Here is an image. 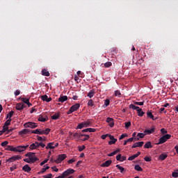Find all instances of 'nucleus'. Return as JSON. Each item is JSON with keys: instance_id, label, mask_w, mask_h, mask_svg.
<instances>
[{"instance_id": "nucleus-8", "label": "nucleus", "mask_w": 178, "mask_h": 178, "mask_svg": "<svg viewBox=\"0 0 178 178\" xmlns=\"http://www.w3.org/2000/svg\"><path fill=\"white\" fill-rule=\"evenodd\" d=\"M110 141L108 142L109 145H112L113 144H115L118 139L115 138V136L112 135H109Z\"/></svg>"}, {"instance_id": "nucleus-34", "label": "nucleus", "mask_w": 178, "mask_h": 178, "mask_svg": "<svg viewBox=\"0 0 178 178\" xmlns=\"http://www.w3.org/2000/svg\"><path fill=\"white\" fill-rule=\"evenodd\" d=\"M114 95L115 97H118V98H120V97H122V93L120 92V90H115Z\"/></svg>"}, {"instance_id": "nucleus-2", "label": "nucleus", "mask_w": 178, "mask_h": 178, "mask_svg": "<svg viewBox=\"0 0 178 178\" xmlns=\"http://www.w3.org/2000/svg\"><path fill=\"white\" fill-rule=\"evenodd\" d=\"M129 109H134V111H137L138 116L143 117L144 116V111H143V108H140L139 106H137L133 104L129 105Z\"/></svg>"}, {"instance_id": "nucleus-61", "label": "nucleus", "mask_w": 178, "mask_h": 178, "mask_svg": "<svg viewBox=\"0 0 178 178\" xmlns=\"http://www.w3.org/2000/svg\"><path fill=\"white\" fill-rule=\"evenodd\" d=\"M47 162H48V159L44 160L43 161H42L40 163V166H42V165H45V163H47Z\"/></svg>"}, {"instance_id": "nucleus-16", "label": "nucleus", "mask_w": 178, "mask_h": 178, "mask_svg": "<svg viewBox=\"0 0 178 178\" xmlns=\"http://www.w3.org/2000/svg\"><path fill=\"white\" fill-rule=\"evenodd\" d=\"M144 145V142L142 141V142H138V143H136L133 145V146L131 147V148H137V147H143Z\"/></svg>"}, {"instance_id": "nucleus-57", "label": "nucleus", "mask_w": 178, "mask_h": 178, "mask_svg": "<svg viewBox=\"0 0 178 178\" xmlns=\"http://www.w3.org/2000/svg\"><path fill=\"white\" fill-rule=\"evenodd\" d=\"M121 159H122V154H118L116 156V160L120 162Z\"/></svg>"}, {"instance_id": "nucleus-23", "label": "nucleus", "mask_w": 178, "mask_h": 178, "mask_svg": "<svg viewBox=\"0 0 178 178\" xmlns=\"http://www.w3.org/2000/svg\"><path fill=\"white\" fill-rule=\"evenodd\" d=\"M167 140L164 138V136H162L159 138V141L157 143V145H160L161 144H163L164 143H166Z\"/></svg>"}, {"instance_id": "nucleus-46", "label": "nucleus", "mask_w": 178, "mask_h": 178, "mask_svg": "<svg viewBox=\"0 0 178 178\" xmlns=\"http://www.w3.org/2000/svg\"><path fill=\"white\" fill-rule=\"evenodd\" d=\"M84 149H86V146L85 145H82V146L79 147V152H81L82 151H84Z\"/></svg>"}, {"instance_id": "nucleus-17", "label": "nucleus", "mask_w": 178, "mask_h": 178, "mask_svg": "<svg viewBox=\"0 0 178 178\" xmlns=\"http://www.w3.org/2000/svg\"><path fill=\"white\" fill-rule=\"evenodd\" d=\"M30 133V129H24L19 132L20 136H24V134H29Z\"/></svg>"}, {"instance_id": "nucleus-32", "label": "nucleus", "mask_w": 178, "mask_h": 178, "mask_svg": "<svg viewBox=\"0 0 178 178\" xmlns=\"http://www.w3.org/2000/svg\"><path fill=\"white\" fill-rule=\"evenodd\" d=\"M115 167L120 170V173H123L124 172V168L120 166V165L118 164L115 165Z\"/></svg>"}, {"instance_id": "nucleus-3", "label": "nucleus", "mask_w": 178, "mask_h": 178, "mask_svg": "<svg viewBox=\"0 0 178 178\" xmlns=\"http://www.w3.org/2000/svg\"><path fill=\"white\" fill-rule=\"evenodd\" d=\"M79 108H80V104H79V103L75 104L70 107V108L67 111V114L70 115V114L73 113V112H76V111H77Z\"/></svg>"}, {"instance_id": "nucleus-12", "label": "nucleus", "mask_w": 178, "mask_h": 178, "mask_svg": "<svg viewBox=\"0 0 178 178\" xmlns=\"http://www.w3.org/2000/svg\"><path fill=\"white\" fill-rule=\"evenodd\" d=\"M41 99L42 101H45L46 102H51V101H52V98L48 97V95H47L41 96Z\"/></svg>"}, {"instance_id": "nucleus-45", "label": "nucleus", "mask_w": 178, "mask_h": 178, "mask_svg": "<svg viewBox=\"0 0 178 178\" xmlns=\"http://www.w3.org/2000/svg\"><path fill=\"white\" fill-rule=\"evenodd\" d=\"M135 105H139L140 106H143L144 105V102H134Z\"/></svg>"}, {"instance_id": "nucleus-53", "label": "nucleus", "mask_w": 178, "mask_h": 178, "mask_svg": "<svg viewBox=\"0 0 178 178\" xmlns=\"http://www.w3.org/2000/svg\"><path fill=\"white\" fill-rule=\"evenodd\" d=\"M161 134H166L168 133V131L166 129H165V128H162L161 129Z\"/></svg>"}, {"instance_id": "nucleus-29", "label": "nucleus", "mask_w": 178, "mask_h": 178, "mask_svg": "<svg viewBox=\"0 0 178 178\" xmlns=\"http://www.w3.org/2000/svg\"><path fill=\"white\" fill-rule=\"evenodd\" d=\"M42 134H44L45 136H48L49 134V132L51 131V129L47 128L45 130H42Z\"/></svg>"}, {"instance_id": "nucleus-51", "label": "nucleus", "mask_w": 178, "mask_h": 178, "mask_svg": "<svg viewBox=\"0 0 178 178\" xmlns=\"http://www.w3.org/2000/svg\"><path fill=\"white\" fill-rule=\"evenodd\" d=\"M144 160L145 161V162H151L152 159H151V157H149V156H145V157L144 158Z\"/></svg>"}, {"instance_id": "nucleus-40", "label": "nucleus", "mask_w": 178, "mask_h": 178, "mask_svg": "<svg viewBox=\"0 0 178 178\" xmlns=\"http://www.w3.org/2000/svg\"><path fill=\"white\" fill-rule=\"evenodd\" d=\"M84 127H86L84 126V123H83V122H81V123H80V124H78V126L76 127V129H83V128H84Z\"/></svg>"}, {"instance_id": "nucleus-11", "label": "nucleus", "mask_w": 178, "mask_h": 178, "mask_svg": "<svg viewBox=\"0 0 178 178\" xmlns=\"http://www.w3.org/2000/svg\"><path fill=\"white\" fill-rule=\"evenodd\" d=\"M144 133H145V134L147 135H149V134H152V133H155V127L153 126L151 129H145L144 131Z\"/></svg>"}, {"instance_id": "nucleus-56", "label": "nucleus", "mask_w": 178, "mask_h": 178, "mask_svg": "<svg viewBox=\"0 0 178 178\" xmlns=\"http://www.w3.org/2000/svg\"><path fill=\"white\" fill-rule=\"evenodd\" d=\"M8 144H9V142L4 141V142L1 143V147H6V145H8Z\"/></svg>"}, {"instance_id": "nucleus-58", "label": "nucleus", "mask_w": 178, "mask_h": 178, "mask_svg": "<svg viewBox=\"0 0 178 178\" xmlns=\"http://www.w3.org/2000/svg\"><path fill=\"white\" fill-rule=\"evenodd\" d=\"M124 137H127V134H123L120 136L119 140H123V138H124Z\"/></svg>"}, {"instance_id": "nucleus-44", "label": "nucleus", "mask_w": 178, "mask_h": 178, "mask_svg": "<svg viewBox=\"0 0 178 178\" xmlns=\"http://www.w3.org/2000/svg\"><path fill=\"white\" fill-rule=\"evenodd\" d=\"M124 124H125V129H129V127H130V126H131V122H124Z\"/></svg>"}, {"instance_id": "nucleus-55", "label": "nucleus", "mask_w": 178, "mask_h": 178, "mask_svg": "<svg viewBox=\"0 0 178 178\" xmlns=\"http://www.w3.org/2000/svg\"><path fill=\"white\" fill-rule=\"evenodd\" d=\"M38 141H45V138H42V137L38 136H37Z\"/></svg>"}, {"instance_id": "nucleus-38", "label": "nucleus", "mask_w": 178, "mask_h": 178, "mask_svg": "<svg viewBox=\"0 0 178 178\" xmlns=\"http://www.w3.org/2000/svg\"><path fill=\"white\" fill-rule=\"evenodd\" d=\"M88 106H95V105L94 104V102L92 101V99H90L88 102Z\"/></svg>"}, {"instance_id": "nucleus-60", "label": "nucleus", "mask_w": 178, "mask_h": 178, "mask_svg": "<svg viewBox=\"0 0 178 178\" xmlns=\"http://www.w3.org/2000/svg\"><path fill=\"white\" fill-rule=\"evenodd\" d=\"M172 177H175V178L178 177V172H172Z\"/></svg>"}, {"instance_id": "nucleus-41", "label": "nucleus", "mask_w": 178, "mask_h": 178, "mask_svg": "<svg viewBox=\"0 0 178 178\" xmlns=\"http://www.w3.org/2000/svg\"><path fill=\"white\" fill-rule=\"evenodd\" d=\"M137 158V156L136 154H134L128 158V161H134Z\"/></svg>"}, {"instance_id": "nucleus-26", "label": "nucleus", "mask_w": 178, "mask_h": 178, "mask_svg": "<svg viewBox=\"0 0 178 178\" xmlns=\"http://www.w3.org/2000/svg\"><path fill=\"white\" fill-rule=\"evenodd\" d=\"M42 76H46L47 77H49V72L48 70L44 69L42 70Z\"/></svg>"}, {"instance_id": "nucleus-7", "label": "nucleus", "mask_w": 178, "mask_h": 178, "mask_svg": "<svg viewBox=\"0 0 178 178\" xmlns=\"http://www.w3.org/2000/svg\"><path fill=\"white\" fill-rule=\"evenodd\" d=\"M38 147V142H35L34 143H32L29 146V151H33V149H37Z\"/></svg>"}, {"instance_id": "nucleus-25", "label": "nucleus", "mask_w": 178, "mask_h": 178, "mask_svg": "<svg viewBox=\"0 0 178 178\" xmlns=\"http://www.w3.org/2000/svg\"><path fill=\"white\" fill-rule=\"evenodd\" d=\"M59 116H60V113H56L53 116H51V119L53 120H58V119H59Z\"/></svg>"}, {"instance_id": "nucleus-54", "label": "nucleus", "mask_w": 178, "mask_h": 178, "mask_svg": "<svg viewBox=\"0 0 178 178\" xmlns=\"http://www.w3.org/2000/svg\"><path fill=\"white\" fill-rule=\"evenodd\" d=\"M38 145L39 148H40V147H42V148H44V147H45V144L42 143V142L38 143Z\"/></svg>"}, {"instance_id": "nucleus-27", "label": "nucleus", "mask_w": 178, "mask_h": 178, "mask_svg": "<svg viewBox=\"0 0 178 178\" xmlns=\"http://www.w3.org/2000/svg\"><path fill=\"white\" fill-rule=\"evenodd\" d=\"M95 94V92H94L93 90H91L89 91V92L87 95V97H89V98H92Z\"/></svg>"}, {"instance_id": "nucleus-24", "label": "nucleus", "mask_w": 178, "mask_h": 178, "mask_svg": "<svg viewBox=\"0 0 178 178\" xmlns=\"http://www.w3.org/2000/svg\"><path fill=\"white\" fill-rule=\"evenodd\" d=\"M147 118L152 119V120H156L155 117L154 116V115H152V113L151 111H147Z\"/></svg>"}, {"instance_id": "nucleus-10", "label": "nucleus", "mask_w": 178, "mask_h": 178, "mask_svg": "<svg viewBox=\"0 0 178 178\" xmlns=\"http://www.w3.org/2000/svg\"><path fill=\"white\" fill-rule=\"evenodd\" d=\"M15 108L17 111H23L24 109V104L23 103H18L15 106Z\"/></svg>"}, {"instance_id": "nucleus-43", "label": "nucleus", "mask_w": 178, "mask_h": 178, "mask_svg": "<svg viewBox=\"0 0 178 178\" xmlns=\"http://www.w3.org/2000/svg\"><path fill=\"white\" fill-rule=\"evenodd\" d=\"M111 104V101L109 99H106L104 102V106L106 107V106H109V104Z\"/></svg>"}, {"instance_id": "nucleus-33", "label": "nucleus", "mask_w": 178, "mask_h": 178, "mask_svg": "<svg viewBox=\"0 0 178 178\" xmlns=\"http://www.w3.org/2000/svg\"><path fill=\"white\" fill-rule=\"evenodd\" d=\"M15 112L13 111H11L9 113L7 114L6 119H12L11 118L13 116V114Z\"/></svg>"}, {"instance_id": "nucleus-1", "label": "nucleus", "mask_w": 178, "mask_h": 178, "mask_svg": "<svg viewBox=\"0 0 178 178\" xmlns=\"http://www.w3.org/2000/svg\"><path fill=\"white\" fill-rule=\"evenodd\" d=\"M25 156H28V158H29V161H31V163H35V162H37V161H40V159L35 156V152H29L25 154Z\"/></svg>"}, {"instance_id": "nucleus-64", "label": "nucleus", "mask_w": 178, "mask_h": 178, "mask_svg": "<svg viewBox=\"0 0 178 178\" xmlns=\"http://www.w3.org/2000/svg\"><path fill=\"white\" fill-rule=\"evenodd\" d=\"M126 159H127L126 156H121L120 162H124V161H126Z\"/></svg>"}, {"instance_id": "nucleus-15", "label": "nucleus", "mask_w": 178, "mask_h": 178, "mask_svg": "<svg viewBox=\"0 0 178 178\" xmlns=\"http://www.w3.org/2000/svg\"><path fill=\"white\" fill-rule=\"evenodd\" d=\"M22 170L24 172H26V173H30L31 172V168L28 164H26L24 167H22Z\"/></svg>"}, {"instance_id": "nucleus-30", "label": "nucleus", "mask_w": 178, "mask_h": 178, "mask_svg": "<svg viewBox=\"0 0 178 178\" xmlns=\"http://www.w3.org/2000/svg\"><path fill=\"white\" fill-rule=\"evenodd\" d=\"M144 148H152V145L151 144V142H147L144 145Z\"/></svg>"}, {"instance_id": "nucleus-36", "label": "nucleus", "mask_w": 178, "mask_h": 178, "mask_svg": "<svg viewBox=\"0 0 178 178\" xmlns=\"http://www.w3.org/2000/svg\"><path fill=\"white\" fill-rule=\"evenodd\" d=\"M15 161H16V159H15V156H13L8 159H6V162H9L10 163V162H15Z\"/></svg>"}, {"instance_id": "nucleus-62", "label": "nucleus", "mask_w": 178, "mask_h": 178, "mask_svg": "<svg viewBox=\"0 0 178 178\" xmlns=\"http://www.w3.org/2000/svg\"><path fill=\"white\" fill-rule=\"evenodd\" d=\"M24 161L26 162V163H32L31 161H30L29 157L28 159H24Z\"/></svg>"}, {"instance_id": "nucleus-28", "label": "nucleus", "mask_w": 178, "mask_h": 178, "mask_svg": "<svg viewBox=\"0 0 178 178\" xmlns=\"http://www.w3.org/2000/svg\"><path fill=\"white\" fill-rule=\"evenodd\" d=\"M48 169H49V166H46V168H42V170L38 172V175L45 173V172H47V170H48Z\"/></svg>"}, {"instance_id": "nucleus-49", "label": "nucleus", "mask_w": 178, "mask_h": 178, "mask_svg": "<svg viewBox=\"0 0 178 178\" xmlns=\"http://www.w3.org/2000/svg\"><path fill=\"white\" fill-rule=\"evenodd\" d=\"M83 137H85V138L83 139H82V141H87V140H88V138H90V135L85 134V136Z\"/></svg>"}, {"instance_id": "nucleus-20", "label": "nucleus", "mask_w": 178, "mask_h": 178, "mask_svg": "<svg viewBox=\"0 0 178 178\" xmlns=\"http://www.w3.org/2000/svg\"><path fill=\"white\" fill-rule=\"evenodd\" d=\"M67 99V96H66V95H64V96L60 95V97L58 98V102L63 103V102H66Z\"/></svg>"}, {"instance_id": "nucleus-31", "label": "nucleus", "mask_w": 178, "mask_h": 178, "mask_svg": "<svg viewBox=\"0 0 178 178\" xmlns=\"http://www.w3.org/2000/svg\"><path fill=\"white\" fill-rule=\"evenodd\" d=\"M134 169L135 170H137V172H143V168L140 167V165H136Z\"/></svg>"}, {"instance_id": "nucleus-6", "label": "nucleus", "mask_w": 178, "mask_h": 178, "mask_svg": "<svg viewBox=\"0 0 178 178\" xmlns=\"http://www.w3.org/2000/svg\"><path fill=\"white\" fill-rule=\"evenodd\" d=\"M65 159H66V154H59L58 159L54 160V162H56V163H60V162L65 161Z\"/></svg>"}, {"instance_id": "nucleus-22", "label": "nucleus", "mask_w": 178, "mask_h": 178, "mask_svg": "<svg viewBox=\"0 0 178 178\" xmlns=\"http://www.w3.org/2000/svg\"><path fill=\"white\" fill-rule=\"evenodd\" d=\"M145 134L143 133H138L137 134V138H135V140H136L137 141H138V140H140V138H144V137H145Z\"/></svg>"}, {"instance_id": "nucleus-48", "label": "nucleus", "mask_w": 178, "mask_h": 178, "mask_svg": "<svg viewBox=\"0 0 178 178\" xmlns=\"http://www.w3.org/2000/svg\"><path fill=\"white\" fill-rule=\"evenodd\" d=\"M163 137H164L165 139L168 140H170V138L172 137V135H170V134H165Z\"/></svg>"}, {"instance_id": "nucleus-35", "label": "nucleus", "mask_w": 178, "mask_h": 178, "mask_svg": "<svg viewBox=\"0 0 178 178\" xmlns=\"http://www.w3.org/2000/svg\"><path fill=\"white\" fill-rule=\"evenodd\" d=\"M83 125L85 127H88L91 124V121L90 120H88L86 122H83Z\"/></svg>"}, {"instance_id": "nucleus-52", "label": "nucleus", "mask_w": 178, "mask_h": 178, "mask_svg": "<svg viewBox=\"0 0 178 178\" xmlns=\"http://www.w3.org/2000/svg\"><path fill=\"white\" fill-rule=\"evenodd\" d=\"M88 131L89 133H95V131H97V129L94 128H88Z\"/></svg>"}, {"instance_id": "nucleus-5", "label": "nucleus", "mask_w": 178, "mask_h": 178, "mask_svg": "<svg viewBox=\"0 0 178 178\" xmlns=\"http://www.w3.org/2000/svg\"><path fill=\"white\" fill-rule=\"evenodd\" d=\"M24 127H29L31 129H35V127H38V124L35 122H29L24 124Z\"/></svg>"}, {"instance_id": "nucleus-50", "label": "nucleus", "mask_w": 178, "mask_h": 178, "mask_svg": "<svg viewBox=\"0 0 178 178\" xmlns=\"http://www.w3.org/2000/svg\"><path fill=\"white\" fill-rule=\"evenodd\" d=\"M9 129V127H6V125H4L3 127V133H6V131H7L8 132V130Z\"/></svg>"}, {"instance_id": "nucleus-4", "label": "nucleus", "mask_w": 178, "mask_h": 178, "mask_svg": "<svg viewBox=\"0 0 178 178\" xmlns=\"http://www.w3.org/2000/svg\"><path fill=\"white\" fill-rule=\"evenodd\" d=\"M28 148L29 145H26V146L19 145L15 147V152H24V151Z\"/></svg>"}, {"instance_id": "nucleus-37", "label": "nucleus", "mask_w": 178, "mask_h": 178, "mask_svg": "<svg viewBox=\"0 0 178 178\" xmlns=\"http://www.w3.org/2000/svg\"><path fill=\"white\" fill-rule=\"evenodd\" d=\"M6 149L7 151H13V152H15V147H13V146L8 145Z\"/></svg>"}, {"instance_id": "nucleus-63", "label": "nucleus", "mask_w": 178, "mask_h": 178, "mask_svg": "<svg viewBox=\"0 0 178 178\" xmlns=\"http://www.w3.org/2000/svg\"><path fill=\"white\" fill-rule=\"evenodd\" d=\"M44 178H52V174H49L47 175H44L43 176Z\"/></svg>"}, {"instance_id": "nucleus-19", "label": "nucleus", "mask_w": 178, "mask_h": 178, "mask_svg": "<svg viewBox=\"0 0 178 178\" xmlns=\"http://www.w3.org/2000/svg\"><path fill=\"white\" fill-rule=\"evenodd\" d=\"M54 145H55V143H49L46 147V149H55V147H54Z\"/></svg>"}, {"instance_id": "nucleus-59", "label": "nucleus", "mask_w": 178, "mask_h": 178, "mask_svg": "<svg viewBox=\"0 0 178 178\" xmlns=\"http://www.w3.org/2000/svg\"><path fill=\"white\" fill-rule=\"evenodd\" d=\"M109 136H111V135H110V134L102 135V136H101V138H102V140H105V139L106 138V137H109Z\"/></svg>"}, {"instance_id": "nucleus-9", "label": "nucleus", "mask_w": 178, "mask_h": 178, "mask_svg": "<svg viewBox=\"0 0 178 178\" xmlns=\"http://www.w3.org/2000/svg\"><path fill=\"white\" fill-rule=\"evenodd\" d=\"M38 121L42 122V123H44V122H48V116L40 115L38 118Z\"/></svg>"}, {"instance_id": "nucleus-42", "label": "nucleus", "mask_w": 178, "mask_h": 178, "mask_svg": "<svg viewBox=\"0 0 178 178\" xmlns=\"http://www.w3.org/2000/svg\"><path fill=\"white\" fill-rule=\"evenodd\" d=\"M10 122H12V119H8L5 123H4V126H6L8 127V126H10Z\"/></svg>"}, {"instance_id": "nucleus-18", "label": "nucleus", "mask_w": 178, "mask_h": 178, "mask_svg": "<svg viewBox=\"0 0 178 178\" xmlns=\"http://www.w3.org/2000/svg\"><path fill=\"white\" fill-rule=\"evenodd\" d=\"M31 133L33 134H39V136H42V130L41 129H37L35 130H32Z\"/></svg>"}, {"instance_id": "nucleus-13", "label": "nucleus", "mask_w": 178, "mask_h": 178, "mask_svg": "<svg viewBox=\"0 0 178 178\" xmlns=\"http://www.w3.org/2000/svg\"><path fill=\"white\" fill-rule=\"evenodd\" d=\"M111 164H112L111 160H107L106 162L103 163L101 165V167L102 168H108V167L111 166Z\"/></svg>"}, {"instance_id": "nucleus-21", "label": "nucleus", "mask_w": 178, "mask_h": 178, "mask_svg": "<svg viewBox=\"0 0 178 178\" xmlns=\"http://www.w3.org/2000/svg\"><path fill=\"white\" fill-rule=\"evenodd\" d=\"M167 158H168V154L166 153H163V154H160L159 156V159L160 161H165V159Z\"/></svg>"}, {"instance_id": "nucleus-39", "label": "nucleus", "mask_w": 178, "mask_h": 178, "mask_svg": "<svg viewBox=\"0 0 178 178\" xmlns=\"http://www.w3.org/2000/svg\"><path fill=\"white\" fill-rule=\"evenodd\" d=\"M20 99L24 104H27L30 101L29 99L24 97H21Z\"/></svg>"}, {"instance_id": "nucleus-47", "label": "nucleus", "mask_w": 178, "mask_h": 178, "mask_svg": "<svg viewBox=\"0 0 178 178\" xmlns=\"http://www.w3.org/2000/svg\"><path fill=\"white\" fill-rule=\"evenodd\" d=\"M104 66H105V67H111V66H112V63L107 62V63H104Z\"/></svg>"}, {"instance_id": "nucleus-14", "label": "nucleus", "mask_w": 178, "mask_h": 178, "mask_svg": "<svg viewBox=\"0 0 178 178\" xmlns=\"http://www.w3.org/2000/svg\"><path fill=\"white\" fill-rule=\"evenodd\" d=\"M113 120V118H107L106 122L109 124L110 127H113L115 126Z\"/></svg>"}]
</instances>
